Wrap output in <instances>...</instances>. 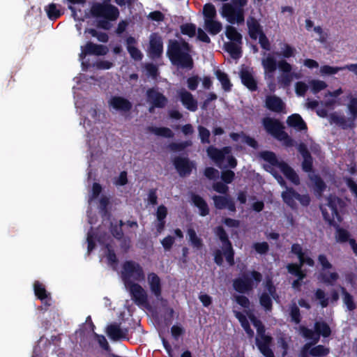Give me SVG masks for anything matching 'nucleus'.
<instances>
[{"instance_id": "nucleus-12", "label": "nucleus", "mask_w": 357, "mask_h": 357, "mask_svg": "<svg viewBox=\"0 0 357 357\" xmlns=\"http://www.w3.org/2000/svg\"><path fill=\"white\" fill-rule=\"evenodd\" d=\"M81 50L79 57L82 61H83L87 55L103 56L107 52V49L105 46L95 44L90 41L87 42L84 46H82Z\"/></svg>"}, {"instance_id": "nucleus-45", "label": "nucleus", "mask_w": 357, "mask_h": 357, "mask_svg": "<svg viewBox=\"0 0 357 357\" xmlns=\"http://www.w3.org/2000/svg\"><path fill=\"white\" fill-rule=\"evenodd\" d=\"M235 317L238 319L242 328L245 330L246 333L249 337H252L254 335V331L251 328L250 323L247 319L245 315L240 312H236Z\"/></svg>"}, {"instance_id": "nucleus-62", "label": "nucleus", "mask_w": 357, "mask_h": 357, "mask_svg": "<svg viewBox=\"0 0 357 357\" xmlns=\"http://www.w3.org/2000/svg\"><path fill=\"white\" fill-rule=\"evenodd\" d=\"M290 317L291 321L296 324L301 321V312L296 303H293L290 307Z\"/></svg>"}, {"instance_id": "nucleus-63", "label": "nucleus", "mask_w": 357, "mask_h": 357, "mask_svg": "<svg viewBox=\"0 0 357 357\" xmlns=\"http://www.w3.org/2000/svg\"><path fill=\"white\" fill-rule=\"evenodd\" d=\"M199 137L200 138L201 142L204 144L210 143V131L205 127L202 126H199L198 128Z\"/></svg>"}, {"instance_id": "nucleus-56", "label": "nucleus", "mask_w": 357, "mask_h": 357, "mask_svg": "<svg viewBox=\"0 0 357 357\" xmlns=\"http://www.w3.org/2000/svg\"><path fill=\"white\" fill-rule=\"evenodd\" d=\"M215 234L218 237L220 241L222 242V247L231 244L229 236L225 231V229L222 226H218L215 229Z\"/></svg>"}, {"instance_id": "nucleus-15", "label": "nucleus", "mask_w": 357, "mask_h": 357, "mask_svg": "<svg viewBox=\"0 0 357 357\" xmlns=\"http://www.w3.org/2000/svg\"><path fill=\"white\" fill-rule=\"evenodd\" d=\"M163 52V43L160 36L152 33L150 36L149 54L153 59L161 57Z\"/></svg>"}, {"instance_id": "nucleus-18", "label": "nucleus", "mask_w": 357, "mask_h": 357, "mask_svg": "<svg viewBox=\"0 0 357 357\" xmlns=\"http://www.w3.org/2000/svg\"><path fill=\"white\" fill-rule=\"evenodd\" d=\"M128 332V328H121L120 324L117 323L110 324L106 329L107 335L113 341L127 338Z\"/></svg>"}, {"instance_id": "nucleus-26", "label": "nucleus", "mask_w": 357, "mask_h": 357, "mask_svg": "<svg viewBox=\"0 0 357 357\" xmlns=\"http://www.w3.org/2000/svg\"><path fill=\"white\" fill-rule=\"evenodd\" d=\"M240 78L242 84L250 91H256L257 90V82L255 79L252 72L246 68L241 69L240 71Z\"/></svg>"}, {"instance_id": "nucleus-51", "label": "nucleus", "mask_w": 357, "mask_h": 357, "mask_svg": "<svg viewBox=\"0 0 357 357\" xmlns=\"http://www.w3.org/2000/svg\"><path fill=\"white\" fill-rule=\"evenodd\" d=\"M149 130L157 136H161L166 138H172L174 133L172 130L167 127H149Z\"/></svg>"}, {"instance_id": "nucleus-24", "label": "nucleus", "mask_w": 357, "mask_h": 357, "mask_svg": "<svg viewBox=\"0 0 357 357\" xmlns=\"http://www.w3.org/2000/svg\"><path fill=\"white\" fill-rule=\"evenodd\" d=\"M213 200L214 202L215 207L217 209L222 210L224 208H227L231 212H236V211L234 202L229 197L220 195H214L213 197Z\"/></svg>"}, {"instance_id": "nucleus-35", "label": "nucleus", "mask_w": 357, "mask_h": 357, "mask_svg": "<svg viewBox=\"0 0 357 357\" xmlns=\"http://www.w3.org/2000/svg\"><path fill=\"white\" fill-rule=\"evenodd\" d=\"M204 29L208 31L211 35L215 36L218 34L222 29V24L213 20H205L204 21Z\"/></svg>"}, {"instance_id": "nucleus-29", "label": "nucleus", "mask_w": 357, "mask_h": 357, "mask_svg": "<svg viewBox=\"0 0 357 357\" xmlns=\"http://www.w3.org/2000/svg\"><path fill=\"white\" fill-rule=\"evenodd\" d=\"M287 123L289 127L294 128L297 131H306L307 130L306 123L298 114H293L288 116Z\"/></svg>"}, {"instance_id": "nucleus-11", "label": "nucleus", "mask_w": 357, "mask_h": 357, "mask_svg": "<svg viewBox=\"0 0 357 357\" xmlns=\"http://www.w3.org/2000/svg\"><path fill=\"white\" fill-rule=\"evenodd\" d=\"M262 124L266 132L277 139L281 135H286L282 123L278 119L265 117L262 120Z\"/></svg>"}, {"instance_id": "nucleus-44", "label": "nucleus", "mask_w": 357, "mask_h": 357, "mask_svg": "<svg viewBox=\"0 0 357 357\" xmlns=\"http://www.w3.org/2000/svg\"><path fill=\"white\" fill-rule=\"evenodd\" d=\"M187 232L191 245L197 250L202 249L204 245L203 241L202 238L197 236L195 230L193 228H189Z\"/></svg>"}, {"instance_id": "nucleus-16", "label": "nucleus", "mask_w": 357, "mask_h": 357, "mask_svg": "<svg viewBox=\"0 0 357 357\" xmlns=\"http://www.w3.org/2000/svg\"><path fill=\"white\" fill-rule=\"evenodd\" d=\"M178 96L182 105L190 112H196L198 109L197 100L193 95L185 89H181L177 92Z\"/></svg>"}, {"instance_id": "nucleus-2", "label": "nucleus", "mask_w": 357, "mask_h": 357, "mask_svg": "<svg viewBox=\"0 0 357 357\" xmlns=\"http://www.w3.org/2000/svg\"><path fill=\"white\" fill-rule=\"evenodd\" d=\"M190 52L191 47L188 42L169 40L166 54L173 66L190 70L194 68V61Z\"/></svg>"}, {"instance_id": "nucleus-39", "label": "nucleus", "mask_w": 357, "mask_h": 357, "mask_svg": "<svg viewBox=\"0 0 357 357\" xmlns=\"http://www.w3.org/2000/svg\"><path fill=\"white\" fill-rule=\"evenodd\" d=\"M273 298L267 292H262L259 297V304L263 309L267 312H271L273 310Z\"/></svg>"}, {"instance_id": "nucleus-4", "label": "nucleus", "mask_w": 357, "mask_h": 357, "mask_svg": "<svg viewBox=\"0 0 357 357\" xmlns=\"http://www.w3.org/2000/svg\"><path fill=\"white\" fill-rule=\"evenodd\" d=\"M261 158L271 166L278 167L285 177L296 185L300 184V178L295 170L286 162L279 160L275 153L265 151L261 153Z\"/></svg>"}, {"instance_id": "nucleus-38", "label": "nucleus", "mask_w": 357, "mask_h": 357, "mask_svg": "<svg viewBox=\"0 0 357 357\" xmlns=\"http://www.w3.org/2000/svg\"><path fill=\"white\" fill-rule=\"evenodd\" d=\"M241 44L234 42H227L225 44V50L233 59H238L241 56Z\"/></svg>"}, {"instance_id": "nucleus-61", "label": "nucleus", "mask_w": 357, "mask_h": 357, "mask_svg": "<svg viewBox=\"0 0 357 357\" xmlns=\"http://www.w3.org/2000/svg\"><path fill=\"white\" fill-rule=\"evenodd\" d=\"M192 145L191 141H184L181 142H172L169 144V148L172 151H182L185 148Z\"/></svg>"}, {"instance_id": "nucleus-10", "label": "nucleus", "mask_w": 357, "mask_h": 357, "mask_svg": "<svg viewBox=\"0 0 357 357\" xmlns=\"http://www.w3.org/2000/svg\"><path fill=\"white\" fill-rule=\"evenodd\" d=\"M146 98L151 105L149 109L150 112H153L154 108L165 107L168 102L167 97L154 88H150L146 91Z\"/></svg>"}, {"instance_id": "nucleus-1", "label": "nucleus", "mask_w": 357, "mask_h": 357, "mask_svg": "<svg viewBox=\"0 0 357 357\" xmlns=\"http://www.w3.org/2000/svg\"><path fill=\"white\" fill-rule=\"evenodd\" d=\"M326 206L328 208L321 207L323 218L331 226H333L337 229V241L340 243L349 242L351 239L349 232L339 227L338 223L342 220L340 214V210L344 207V202L340 197L330 195L327 198Z\"/></svg>"}, {"instance_id": "nucleus-43", "label": "nucleus", "mask_w": 357, "mask_h": 357, "mask_svg": "<svg viewBox=\"0 0 357 357\" xmlns=\"http://www.w3.org/2000/svg\"><path fill=\"white\" fill-rule=\"evenodd\" d=\"M187 232L191 245L197 250L202 249L204 245L203 241L202 238L197 236L195 230L193 228H189Z\"/></svg>"}, {"instance_id": "nucleus-23", "label": "nucleus", "mask_w": 357, "mask_h": 357, "mask_svg": "<svg viewBox=\"0 0 357 357\" xmlns=\"http://www.w3.org/2000/svg\"><path fill=\"white\" fill-rule=\"evenodd\" d=\"M109 103L116 111L124 112H129L132 107V103L128 99L118 96L112 97Z\"/></svg>"}, {"instance_id": "nucleus-37", "label": "nucleus", "mask_w": 357, "mask_h": 357, "mask_svg": "<svg viewBox=\"0 0 357 357\" xmlns=\"http://www.w3.org/2000/svg\"><path fill=\"white\" fill-rule=\"evenodd\" d=\"M314 331L317 335H322L324 337H328L331 334V329L329 325L325 321H316L314 323Z\"/></svg>"}, {"instance_id": "nucleus-55", "label": "nucleus", "mask_w": 357, "mask_h": 357, "mask_svg": "<svg viewBox=\"0 0 357 357\" xmlns=\"http://www.w3.org/2000/svg\"><path fill=\"white\" fill-rule=\"evenodd\" d=\"M330 353V349L324 345L319 344L312 347L309 351L310 355L314 357H323L327 356Z\"/></svg>"}, {"instance_id": "nucleus-58", "label": "nucleus", "mask_w": 357, "mask_h": 357, "mask_svg": "<svg viewBox=\"0 0 357 357\" xmlns=\"http://www.w3.org/2000/svg\"><path fill=\"white\" fill-rule=\"evenodd\" d=\"M180 31L183 35L192 38L196 34V25L192 23H185L180 26Z\"/></svg>"}, {"instance_id": "nucleus-54", "label": "nucleus", "mask_w": 357, "mask_h": 357, "mask_svg": "<svg viewBox=\"0 0 357 357\" xmlns=\"http://www.w3.org/2000/svg\"><path fill=\"white\" fill-rule=\"evenodd\" d=\"M341 291L343 295V301L349 311H353L356 309V305L354 301L353 296L346 290L343 287H341Z\"/></svg>"}, {"instance_id": "nucleus-28", "label": "nucleus", "mask_w": 357, "mask_h": 357, "mask_svg": "<svg viewBox=\"0 0 357 357\" xmlns=\"http://www.w3.org/2000/svg\"><path fill=\"white\" fill-rule=\"evenodd\" d=\"M126 47L130 57L135 61H141L143 58L142 52L135 46L137 43L136 39L133 36H128L126 40Z\"/></svg>"}, {"instance_id": "nucleus-30", "label": "nucleus", "mask_w": 357, "mask_h": 357, "mask_svg": "<svg viewBox=\"0 0 357 357\" xmlns=\"http://www.w3.org/2000/svg\"><path fill=\"white\" fill-rule=\"evenodd\" d=\"M298 192L291 187H286V190L282 192V198L283 202L290 208L294 209L296 208L297 204L296 200L297 199Z\"/></svg>"}, {"instance_id": "nucleus-14", "label": "nucleus", "mask_w": 357, "mask_h": 357, "mask_svg": "<svg viewBox=\"0 0 357 357\" xmlns=\"http://www.w3.org/2000/svg\"><path fill=\"white\" fill-rule=\"evenodd\" d=\"M297 150L303 159L301 163L303 171L307 173L314 172L313 158L310 152L309 151L306 144L303 142H301L297 145Z\"/></svg>"}, {"instance_id": "nucleus-32", "label": "nucleus", "mask_w": 357, "mask_h": 357, "mask_svg": "<svg viewBox=\"0 0 357 357\" xmlns=\"http://www.w3.org/2000/svg\"><path fill=\"white\" fill-rule=\"evenodd\" d=\"M191 199L195 206L199 208L201 216L204 217L209 214V207L203 197L199 195L193 194Z\"/></svg>"}, {"instance_id": "nucleus-42", "label": "nucleus", "mask_w": 357, "mask_h": 357, "mask_svg": "<svg viewBox=\"0 0 357 357\" xmlns=\"http://www.w3.org/2000/svg\"><path fill=\"white\" fill-rule=\"evenodd\" d=\"M187 232L191 245L197 250L202 249L204 245L203 241L202 238L197 236L195 230L193 228H189Z\"/></svg>"}, {"instance_id": "nucleus-17", "label": "nucleus", "mask_w": 357, "mask_h": 357, "mask_svg": "<svg viewBox=\"0 0 357 357\" xmlns=\"http://www.w3.org/2000/svg\"><path fill=\"white\" fill-rule=\"evenodd\" d=\"M231 151L230 146H224L219 149L213 146H210L206 149L208 156L217 165H220L225 159V156L229 155Z\"/></svg>"}, {"instance_id": "nucleus-20", "label": "nucleus", "mask_w": 357, "mask_h": 357, "mask_svg": "<svg viewBox=\"0 0 357 357\" xmlns=\"http://www.w3.org/2000/svg\"><path fill=\"white\" fill-rule=\"evenodd\" d=\"M33 290L37 298L43 303L45 310H47L48 307L51 305L50 303L51 297L50 293L47 291L45 285L39 281H35L33 284Z\"/></svg>"}, {"instance_id": "nucleus-8", "label": "nucleus", "mask_w": 357, "mask_h": 357, "mask_svg": "<svg viewBox=\"0 0 357 357\" xmlns=\"http://www.w3.org/2000/svg\"><path fill=\"white\" fill-rule=\"evenodd\" d=\"M348 109L350 114V117L347 119L343 116H332L333 121L339 124L342 128H352L354 126V121L357 119V98H351L348 104Z\"/></svg>"}, {"instance_id": "nucleus-52", "label": "nucleus", "mask_w": 357, "mask_h": 357, "mask_svg": "<svg viewBox=\"0 0 357 357\" xmlns=\"http://www.w3.org/2000/svg\"><path fill=\"white\" fill-rule=\"evenodd\" d=\"M265 289L266 291V292L271 296L273 300L276 301H279V295L277 293L276 287L271 278H266L265 280Z\"/></svg>"}, {"instance_id": "nucleus-7", "label": "nucleus", "mask_w": 357, "mask_h": 357, "mask_svg": "<svg viewBox=\"0 0 357 357\" xmlns=\"http://www.w3.org/2000/svg\"><path fill=\"white\" fill-rule=\"evenodd\" d=\"M92 16L102 17L108 20L114 21L119 16V9L109 3H95L91 8Z\"/></svg>"}, {"instance_id": "nucleus-6", "label": "nucleus", "mask_w": 357, "mask_h": 357, "mask_svg": "<svg viewBox=\"0 0 357 357\" xmlns=\"http://www.w3.org/2000/svg\"><path fill=\"white\" fill-rule=\"evenodd\" d=\"M261 65L265 73L269 77H273V73L278 68L282 72V74L292 73V66L289 63H288L285 59H282L277 62L274 56L271 54H268L265 59H262Z\"/></svg>"}, {"instance_id": "nucleus-22", "label": "nucleus", "mask_w": 357, "mask_h": 357, "mask_svg": "<svg viewBox=\"0 0 357 357\" xmlns=\"http://www.w3.org/2000/svg\"><path fill=\"white\" fill-rule=\"evenodd\" d=\"M241 277L245 282L250 291H252L254 288H256L263 279L262 274L255 270L243 273L241 275Z\"/></svg>"}, {"instance_id": "nucleus-21", "label": "nucleus", "mask_w": 357, "mask_h": 357, "mask_svg": "<svg viewBox=\"0 0 357 357\" xmlns=\"http://www.w3.org/2000/svg\"><path fill=\"white\" fill-rule=\"evenodd\" d=\"M147 280L151 293L157 299L162 296V283L160 277L155 273H150L147 275Z\"/></svg>"}, {"instance_id": "nucleus-46", "label": "nucleus", "mask_w": 357, "mask_h": 357, "mask_svg": "<svg viewBox=\"0 0 357 357\" xmlns=\"http://www.w3.org/2000/svg\"><path fill=\"white\" fill-rule=\"evenodd\" d=\"M45 10L47 13L48 18L51 20H56L59 18L63 14L61 10L57 8L56 3H51L45 7Z\"/></svg>"}, {"instance_id": "nucleus-50", "label": "nucleus", "mask_w": 357, "mask_h": 357, "mask_svg": "<svg viewBox=\"0 0 357 357\" xmlns=\"http://www.w3.org/2000/svg\"><path fill=\"white\" fill-rule=\"evenodd\" d=\"M125 225L123 220H120L119 224L110 225V232L116 240H121L124 236L122 227Z\"/></svg>"}, {"instance_id": "nucleus-47", "label": "nucleus", "mask_w": 357, "mask_h": 357, "mask_svg": "<svg viewBox=\"0 0 357 357\" xmlns=\"http://www.w3.org/2000/svg\"><path fill=\"white\" fill-rule=\"evenodd\" d=\"M310 179L314 183L315 191L319 194H322L326 185L321 176L318 174L309 175Z\"/></svg>"}, {"instance_id": "nucleus-36", "label": "nucleus", "mask_w": 357, "mask_h": 357, "mask_svg": "<svg viewBox=\"0 0 357 357\" xmlns=\"http://www.w3.org/2000/svg\"><path fill=\"white\" fill-rule=\"evenodd\" d=\"M225 36L230 40L229 42L242 44V35L234 26L227 25L226 26Z\"/></svg>"}, {"instance_id": "nucleus-49", "label": "nucleus", "mask_w": 357, "mask_h": 357, "mask_svg": "<svg viewBox=\"0 0 357 357\" xmlns=\"http://www.w3.org/2000/svg\"><path fill=\"white\" fill-rule=\"evenodd\" d=\"M280 45L282 51L280 53H277L278 55L281 56L284 59H289L295 56L296 50L294 47L287 43H281Z\"/></svg>"}, {"instance_id": "nucleus-33", "label": "nucleus", "mask_w": 357, "mask_h": 357, "mask_svg": "<svg viewBox=\"0 0 357 357\" xmlns=\"http://www.w3.org/2000/svg\"><path fill=\"white\" fill-rule=\"evenodd\" d=\"M318 280L327 286H333L339 279L337 272L321 271L317 277Z\"/></svg>"}, {"instance_id": "nucleus-9", "label": "nucleus", "mask_w": 357, "mask_h": 357, "mask_svg": "<svg viewBox=\"0 0 357 357\" xmlns=\"http://www.w3.org/2000/svg\"><path fill=\"white\" fill-rule=\"evenodd\" d=\"M173 165L176 172L181 177L189 176L193 169H196V164L188 157L176 156L173 159Z\"/></svg>"}, {"instance_id": "nucleus-57", "label": "nucleus", "mask_w": 357, "mask_h": 357, "mask_svg": "<svg viewBox=\"0 0 357 357\" xmlns=\"http://www.w3.org/2000/svg\"><path fill=\"white\" fill-rule=\"evenodd\" d=\"M300 331L304 337L312 340L314 344H316L319 340V337L317 335L315 331H314L306 326H301L300 327Z\"/></svg>"}, {"instance_id": "nucleus-25", "label": "nucleus", "mask_w": 357, "mask_h": 357, "mask_svg": "<svg viewBox=\"0 0 357 357\" xmlns=\"http://www.w3.org/2000/svg\"><path fill=\"white\" fill-rule=\"evenodd\" d=\"M265 107L271 112L280 113L284 109L285 105L280 98L270 95L266 98Z\"/></svg>"}, {"instance_id": "nucleus-27", "label": "nucleus", "mask_w": 357, "mask_h": 357, "mask_svg": "<svg viewBox=\"0 0 357 357\" xmlns=\"http://www.w3.org/2000/svg\"><path fill=\"white\" fill-rule=\"evenodd\" d=\"M357 68L356 63L347 64L344 66H331L328 65H324L321 67V73L324 75H335L339 71L348 70L355 74V70Z\"/></svg>"}, {"instance_id": "nucleus-64", "label": "nucleus", "mask_w": 357, "mask_h": 357, "mask_svg": "<svg viewBox=\"0 0 357 357\" xmlns=\"http://www.w3.org/2000/svg\"><path fill=\"white\" fill-rule=\"evenodd\" d=\"M294 77H298L296 73L282 74L279 79V84L283 87L290 86Z\"/></svg>"}, {"instance_id": "nucleus-53", "label": "nucleus", "mask_w": 357, "mask_h": 357, "mask_svg": "<svg viewBox=\"0 0 357 357\" xmlns=\"http://www.w3.org/2000/svg\"><path fill=\"white\" fill-rule=\"evenodd\" d=\"M203 15L205 20H213L217 16V11L215 6L211 3H206L203 6Z\"/></svg>"}, {"instance_id": "nucleus-59", "label": "nucleus", "mask_w": 357, "mask_h": 357, "mask_svg": "<svg viewBox=\"0 0 357 357\" xmlns=\"http://www.w3.org/2000/svg\"><path fill=\"white\" fill-rule=\"evenodd\" d=\"M223 254L225 257L226 261L230 266H233L235 264L234 261V250L232 247V244L222 247Z\"/></svg>"}, {"instance_id": "nucleus-48", "label": "nucleus", "mask_w": 357, "mask_h": 357, "mask_svg": "<svg viewBox=\"0 0 357 357\" xmlns=\"http://www.w3.org/2000/svg\"><path fill=\"white\" fill-rule=\"evenodd\" d=\"M232 286L234 289L239 294H245L250 291L241 276L233 280Z\"/></svg>"}, {"instance_id": "nucleus-5", "label": "nucleus", "mask_w": 357, "mask_h": 357, "mask_svg": "<svg viewBox=\"0 0 357 357\" xmlns=\"http://www.w3.org/2000/svg\"><path fill=\"white\" fill-rule=\"evenodd\" d=\"M121 279L125 287L136 284L135 282H142L145 279L142 267L134 261H126L123 264Z\"/></svg>"}, {"instance_id": "nucleus-31", "label": "nucleus", "mask_w": 357, "mask_h": 357, "mask_svg": "<svg viewBox=\"0 0 357 357\" xmlns=\"http://www.w3.org/2000/svg\"><path fill=\"white\" fill-rule=\"evenodd\" d=\"M247 26L249 36L253 40H256L261 33H264L261 26L255 17H251L248 20Z\"/></svg>"}, {"instance_id": "nucleus-41", "label": "nucleus", "mask_w": 357, "mask_h": 357, "mask_svg": "<svg viewBox=\"0 0 357 357\" xmlns=\"http://www.w3.org/2000/svg\"><path fill=\"white\" fill-rule=\"evenodd\" d=\"M187 232L191 245L197 250L202 249L204 245L203 241L202 238L197 236L195 230L193 228H189Z\"/></svg>"}, {"instance_id": "nucleus-40", "label": "nucleus", "mask_w": 357, "mask_h": 357, "mask_svg": "<svg viewBox=\"0 0 357 357\" xmlns=\"http://www.w3.org/2000/svg\"><path fill=\"white\" fill-rule=\"evenodd\" d=\"M187 232L191 245L197 250L202 249L204 245L203 241L202 238L197 236L195 230L193 228H189Z\"/></svg>"}, {"instance_id": "nucleus-3", "label": "nucleus", "mask_w": 357, "mask_h": 357, "mask_svg": "<svg viewBox=\"0 0 357 357\" xmlns=\"http://www.w3.org/2000/svg\"><path fill=\"white\" fill-rule=\"evenodd\" d=\"M224 2L220 13L231 24H241L245 22V8L248 0H220Z\"/></svg>"}, {"instance_id": "nucleus-19", "label": "nucleus", "mask_w": 357, "mask_h": 357, "mask_svg": "<svg viewBox=\"0 0 357 357\" xmlns=\"http://www.w3.org/2000/svg\"><path fill=\"white\" fill-rule=\"evenodd\" d=\"M255 342L258 349L265 357H275L273 350L270 348L272 342L271 336L263 335L261 337H257Z\"/></svg>"}, {"instance_id": "nucleus-60", "label": "nucleus", "mask_w": 357, "mask_h": 357, "mask_svg": "<svg viewBox=\"0 0 357 357\" xmlns=\"http://www.w3.org/2000/svg\"><path fill=\"white\" fill-rule=\"evenodd\" d=\"M314 297L317 300L319 301V304L323 308L328 305V298L326 296V294L323 289H317L314 292Z\"/></svg>"}, {"instance_id": "nucleus-34", "label": "nucleus", "mask_w": 357, "mask_h": 357, "mask_svg": "<svg viewBox=\"0 0 357 357\" xmlns=\"http://www.w3.org/2000/svg\"><path fill=\"white\" fill-rule=\"evenodd\" d=\"M215 75L220 82L222 88L225 91L229 92L231 90L232 84L228 75L226 73L222 71L220 69H218L215 71Z\"/></svg>"}, {"instance_id": "nucleus-13", "label": "nucleus", "mask_w": 357, "mask_h": 357, "mask_svg": "<svg viewBox=\"0 0 357 357\" xmlns=\"http://www.w3.org/2000/svg\"><path fill=\"white\" fill-rule=\"evenodd\" d=\"M129 289L132 299L137 305H144L148 304V296L146 291L142 287L136 283L126 287Z\"/></svg>"}]
</instances>
